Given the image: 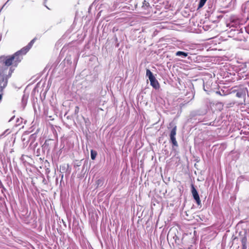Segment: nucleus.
Here are the masks:
<instances>
[{"mask_svg": "<svg viewBox=\"0 0 249 249\" xmlns=\"http://www.w3.org/2000/svg\"><path fill=\"white\" fill-rule=\"evenodd\" d=\"M146 76L148 77L149 80H151L155 77L153 75V74L152 73V72L149 69L146 70Z\"/></svg>", "mask_w": 249, "mask_h": 249, "instance_id": "nucleus-12", "label": "nucleus"}, {"mask_svg": "<svg viewBox=\"0 0 249 249\" xmlns=\"http://www.w3.org/2000/svg\"><path fill=\"white\" fill-rule=\"evenodd\" d=\"M0 188L2 189V192H3V190L6 191V188L4 187L3 184L0 180Z\"/></svg>", "mask_w": 249, "mask_h": 249, "instance_id": "nucleus-17", "label": "nucleus"}, {"mask_svg": "<svg viewBox=\"0 0 249 249\" xmlns=\"http://www.w3.org/2000/svg\"><path fill=\"white\" fill-rule=\"evenodd\" d=\"M19 122V119H18L17 122Z\"/></svg>", "mask_w": 249, "mask_h": 249, "instance_id": "nucleus-23", "label": "nucleus"}, {"mask_svg": "<svg viewBox=\"0 0 249 249\" xmlns=\"http://www.w3.org/2000/svg\"><path fill=\"white\" fill-rule=\"evenodd\" d=\"M247 238L246 236H244L241 239V243L242 246V249H247Z\"/></svg>", "mask_w": 249, "mask_h": 249, "instance_id": "nucleus-11", "label": "nucleus"}, {"mask_svg": "<svg viewBox=\"0 0 249 249\" xmlns=\"http://www.w3.org/2000/svg\"><path fill=\"white\" fill-rule=\"evenodd\" d=\"M8 131V130H6L1 135V136H3L5 134V133H6Z\"/></svg>", "mask_w": 249, "mask_h": 249, "instance_id": "nucleus-21", "label": "nucleus"}, {"mask_svg": "<svg viewBox=\"0 0 249 249\" xmlns=\"http://www.w3.org/2000/svg\"><path fill=\"white\" fill-rule=\"evenodd\" d=\"M210 125L216 126V125L214 124V122H211L209 124Z\"/></svg>", "mask_w": 249, "mask_h": 249, "instance_id": "nucleus-20", "label": "nucleus"}, {"mask_svg": "<svg viewBox=\"0 0 249 249\" xmlns=\"http://www.w3.org/2000/svg\"><path fill=\"white\" fill-rule=\"evenodd\" d=\"M35 40L36 38L32 39L26 46L17 52L12 55L0 57V102L3 94V89L7 86L8 79L11 76L13 71L12 68H10L8 71V75H7L6 73V71L8 70V67L11 65L15 67H17L22 59V55L25 54L29 51Z\"/></svg>", "mask_w": 249, "mask_h": 249, "instance_id": "nucleus-1", "label": "nucleus"}, {"mask_svg": "<svg viewBox=\"0 0 249 249\" xmlns=\"http://www.w3.org/2000/svg\"><path fill=\"white\" fill-rule=\"evenodd\" d=\"M149 80L150 81V85L153 87V88L156 89H159V83L155 77Z\"/></svg>", "mask_w": 249, "mask_h": 249, "instance_id": "nucleus-7", "label": "nucleus"}, {"mask_svg": "<svg viewBox=\"0 0 249 249\" xmlns=\"http://www.w3.org/2000/svg\"><path fill=\"white\" fill-rule=\"evenodd\" d=\"M79 108L78 106H76L75 108V113L77 114L79 112Z\"/></svg>", "mask_w": 249, "mask_h": 249, "instance_id": "nucleus-19", "label": "nucleus"}, {"mask_svg": "<svg viewBox=\"0 0 249 249\" xmlns=\"http://www.w3.org/2000/svg\"><path fill=\"white\" fill-rule=\"evenodd\" d=\"M175 55L177 56H180L181 58H184L188 56V53L182 51H178L176 53Z\"/></svg>", "mask_w": 249, "mask_h": 249, "instance_id": "nucleus-10", "label": "nucleus"}, {"mask_svg": "<svg viewBox=\"0 0 249 249\" xmlns=\"http://www.w3.org/2000/svg\"><path fill=\"white\" fill-rule=\"evenodd\" d=\"M177 126H175L171 130L170 133V142L172 143L173 148L178 147V143L176 139Z\"/></svg>", "mask_w": 249, "mask_h": 249, "instance_id": "nucleus-3", "label": "nucleus"}, {"mask_svg": "<svg viewBox=\"0 0 249 249\" xmlns=\"http://www.w3.org/2000/svg\"><path fill=\"white\" fill-rule=\"evenodd\" d=\"M246 89H238L236 93V96L238 98H243L246 95Z\"/></svg>", "mask_w": 249, "mask_h": 249, "instance_id": "nucleus-8", "label": "nucleus"}, {"mask_svg": "<svg viewBox=\"0 0 249 249\" xmlns=\"http://www.w3.org/2000/svg\"><path fill=\"white\" fill-rule=\"evenodd\" d=\"M14 117H15V116H14L13 117H12V118L9 120V122L11 121L13 119V118H14Z\"/></svg>", "mask_w": 249, "mask_h": 249, "instance_id": "nucleus-22", "label": "nucleus"}, {"mask_svg": "<svg viewBox=\"0 0 249 249\" xmlns=\"http://www.w3.org/2000/svg\"><path fill=\"white\" fill-rule=\"evenodd\" d=\"M191 191L193 198L196 200L197 204L198 205H200L201 201L200 200L199 195L193 184H192L191 185Z\"/></svg>", "mask_w": 249, "mask_h": 249, "instance_id": "nucleus-5", "label": "nucleus"}, {"mask_svg": "<svg viewBox=\"0 0 249 249\" xmlns=\"http://www.w3.org/2000/svg\"><path fill=\"white\" fill-rule=\"evenodd\" d=\"M216 93L217 94H218L221 95V96L225 95V94L224 93V90L218 91H216Z\"/></svg>", "mask_w": 249, "mask_h": 249, "instance_id": "nucleus-18", "label": "nucleus"}, {"mask_svg": "<svg viewBox=\"0 0 249 249\" xmlns=\"http://www.w3.org/2000/svg\"><path fill=\"white\" fill-rule=\"evenodd\" d=\"M242 9H243L245 13H247L249 15V0L246 1L244 4H243Z\"/></svg>", "mask_w": 249, "mask_h": 249, "instance_id": "nucleus-9", "label": "nucleus"}, {"mask_svg": "<svg viewBox=\"0 0 249 249\" xmlns=\"http://www.w3.org/2000/svg\"><path fill=\"white\" fill-rule=\"evenodd\" d=\"M97 155V152L95 151H94L93 150H91L90 151V156L91 159L92 160H94L96 158V156Z\"/></svg>", "mask_w": 249, "mask_h": 249, "instance_id": "nucleus-13", "label": "nucleus"}, {"mask_svg": "<svg viewBox=\"0 0 249 249\" xmlns=\"http://www.w3.org/2000/svg\"><path fill=\"white\" fill-rule=\"evenodd\" d=\"M206 1L204 0H200L198 5V8H201L204 6L205 3H206Z\"/></svg>", "mask_w": 249, "mask_h": 249, "instance_id": "nucleus-16", "label": "nucleus"}, {"mask_svg": "<svg viewBox=\"0 0 249 249\" xmlns=\"http://www.w3.org/2000/svg\"><path fill=\"white\" fill-rule=\"evenodd\" d=\"M229 26L231 29H241L240 28L241 24L238 20H232L229 24Z\"/></svg>", "mask_w": 249, "mask_h": 249, "instance_id": "nucleus-6", "label": "nucleus"}, {"mask_svg": "<svg viewBox=\"0 0 249 249\" xmlns=\"http://www.w3.org/2000/svg\"><path fill=\"white\" fill-rule=\"evenodd\" d=\"M98 106L97 101L94 98H89L87 105L89 110L92 112Z\"/></svg>", "mask_w": 249, "mask_h": 249, "instance_id": "nucleus-4", "label": "nucleus"}, {"mask_svg": "<svg viewBox=\"0 0 249 249\" xmlns=\"http://www.w3.org/2000/svg\"><path fill=\"white\" fill-rule=\"evenodd\" d=\"M103 184V180L102 179H99L96 181V185L97 187L101 186Z\"/></svg>", "mask_w": 249, "mask_h": 249, "instance_id": "nucleus-15", "label": "nucleus"}, {"mask_svg": "<svg viewBox=\"0 0 249 249\" xmlns=\"http://www.w3.org/2000/svg\"><path fill=\"white\" fill-rule=\"evenodd\" d=\"M242 29H231L230 34L232 35L233 37L237 40H242Z\"/></svg>", "mask_w": 249, "mask_h": 249, "instance_id": "nucleus-2", "label": "nucleus"}, {"mask_svg": "<svg viewBox=\"0 0 249 249\" xmlns=\"http://www.w3.org/2000/svg\"><path fill=\"white\" fill-rule=\"evenodd\" d=\"M28 97L24 94L22 96V103L23 105H26Z\"/></svg>", "mask_w": 249, "mask_h": 249, "instance_id": "nucleus-14", "label": "nucleus"}]
</instances>
